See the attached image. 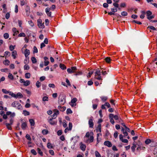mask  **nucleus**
<instances>
[{
	"label": "nucleus",
	"instance_id": "f257e3e1",
	"mask_svg": "<svg viewBox=\"0 0 157 157\" xmlns=\"http://www.w3.org/2000/svg\"><path fill=\"white\" fill-rule=\"evenodd\" d=\"M121 131L124 135V136L122 134H120L119 135L120 140L122 142L127 143L128 142V140L126 139H123V137H124V138H126V136H128V133L127 132L124 130V128L122 127H121Z\"/></svg>",
	"mask_w": 157,
	"mask_h": 157
},
{
	"label": "nucleus",
	"instance_id": "f03ea898",
	"mask_svg": "<svg viewBox=\"0 0 157 157\" xmlns=\"http://www.w3.org/2000/svg\"><path fill=\"white\" fill-rule=\"evenodd\" d=\"M85 136L87 138H89L88 139L85 140V142L86 143H90L93 141L94 137L93 133L92 132H86Z\"/></svg>",
	"mask_w": 157,
	"mask_h": 157
},
{
	"label": "nucleus",
	"instance_id": "7ed1b4c3",
	"mask_svg": "<svg viewBox=\"0 0 157 157\" xmlns=\"http://www.w3.org/2000/svg\"><path fill=\"white\" fill-rule=\"evenodd\" d=\"M58 103L60 105H63L66 102L65 96L63 94H61L59 96Z\"/></svg>",
	"mask_w": 157,
	"mask_h": 157
},
{
	"label": "nucleus",
	"instance_id": "20e7f679",
	"mask_svg": "<svg viewBox=\"0 0 157 157\" xmlns=\"http://www.w3.org/2000/svg\"><path fill=\"white\" fill-rule=\"evenodd\" d=\"M11 105L12 107L16 108L18 110H21L22 109V106L18 101H14L12 103Z\"/></svg>",
	"mask_w": 157,
	"mask_h": 157
},
{
	"label": "nucleus",
	"instance_id": "39448f33",
	"mask_svg": "<svg viewBox=\"0 0 157 157\" xmlns=\"http://www.w3.org/2000/svg\"><path fill=\"white\" fill-rule=\"evenodd\" d=\"M55 119L52 117V116H50L48 118V122L51 125H56L57 124V121L55 120Z\"/></svg>",
	"mask_w": 157,
	"mask_h": 157
},
{
	"label": "nucleus",
	"instance_id": "423d86ee",
	"mask_svg": "<svg viewBox=\"0 0 157 157\" xmlns=\"http://www.w3.org/2000/svg\"><path fill=\"white\" fill-rule=\"evenodd\" d=\"M101 71L98 69L95 72V78L98 80H101Z\"/></svg>",
	"mask_w": 157,
	"mask_h": 157
},
{
	"label": "nucleus",
	"instance_id": "0eeeda50",
	"mask_svg": "<svg viewBox=\"0 0 157 157\" xmlns=\"http://www.w3.org/2000/svg\"><path fill=\"white\" fill-rule=\"evenodd\" d=\"M10 95H11L12 97H13L16 98H21L23 97V95L20 93H18L17 94H15L13 93L9 94Z\"/></svg>",
	"mask_w": 157,
	"mask_h": 157
},
{
	"label": "nucleus",
	"instance_id": "6e6552de",
	"mask_svg": "<svg viewBox=\"0 0 157 157\" xmlns=\"http://www.w3.org/2000/svg\"><path fill=\"white\" fill-rule=\"evenodd\" d=\"M21 83H23V85L25 86H27L30 84V82L29 80L25 81L24 79L21 78L20 80Z\"/></svg>",
	"mask_w": 157,
	"mask_h": 157
},
{
	"label": "nucleus",
	"instance_id": "1a4fd4ad",
	"mask_svg": "<svg viewBox=\"0 0 157 157\" xmlns=\"http://www.w3.org/2000/svg\"><path fill=\"white\" fill-rule=\"evenodd\" d=\"M10 123H6V126L7 128L9 130H11L12 129V127L11 125L13 124V120L12 119H10Z\"/></svg>",
	"mask_w": 157,
	"mask_h": 157
},
{
	"label": "nucleus",
	"instance_id": "9d476101",
	"mask_svg": "<svg viewBox=\"0 0 157 157\" xmlns=\"http://www.w3.org/2000/svg\"><path fill=\"white\" fill-rule=\"evenodd\" d=\"M38 26L39 28H44V26L43 24L42 23V20L41 19H39L37 20Z\"/></svg>",
	"mask_w": 157,
	"mask_h": 157
},
{
	"label": "nucleus",
	"instance_id": "9b49d317",
	"mask_svg": "<svg viewBox=\"0 0 157 157\" xmlns=\"http://www.w3.org/2000/svg\"><path fill=\"white\" fill-rule=\"evenodd\" d=\"M6 115L8 116H10V120L12 119L13 120V118L15 116V113H12L11 112L8 111L6 112Z\"/></svg>",
	"mask_w": 157,
	"mask_h": 157
},
{
	"label": "nucleus",
	"instance_id": "f8f14e48",
	"mask_svg": "<svg viewBox=\"0 0 157 157\" xmlns=\"http://www.w3.org/2000/svg\"><path fill=\"white\" fill-rule=\"evenodd\" d=\"M93 117H91L90 119H89L88 121V124L90 128H93L94 127V124L93 122V120L92 119Z\"/></svg>",
	"mask_w": 157,
	"mask_h": 157
},
{
	"label": "nucleus",
	"instance_id": "ddd939ff",
	"mask_svg": "<svg viewBox=\"0 0 157 157\" xmlns=\"http://www.w3.org/2000/svg\"><path fill=\"white\" fill-rule=\"evenodd\" d=\"M50 8L48 7L47 8L45 9V12L47 15L49 17H51V12H50Z\"/></svg>",
	"mask_w": 157,
	"mask_h": 157
},
{
	"label": "nucleus",
	"instance_id": "4468645a",
	"mask_svg": "<svg viewBox=\"0 0 157 157\" xmlns=\"http://www.w3.org/2000/svg\"><path fill=\"white\" fill-rule=\"evenodd\" d=\"M44 65L45 66H47L49 63V61H48V58L47 57H44Z\"/></svg>",
	"mask_w": 157,
	"mask_h": 157
},
{
	"label": "nucleus",
	"instance_id": "2eb2a0df",
	"mask_svg": "<svg viewBox=\"0 0 157 157\" xmlns=\"http://www.w3.org/2000/svg\"><path fill=\"white\" fill-rule=\"evenodd\" d=\"M24 54L25 57L27 58L30 54L29 50L27 49H26L24 52Z\"/></svg>",
	"mask_w": 157,
	"mask_h": 157
},
{
	"label": "nucleus",
	"instance_id": "dca6fc26",
	"mask_svg": "<svg viewBox=\"0 0 157 157\" xmlns=\"http://www.w3.org/2000/svg\"><path fill=\"white\" fill-rule=\"evenodd\" d=\"M26 14L27 16H29L30 13V10L29 7L27 6L25 9Z\"/></svg>",
	"mask_w": 157,
	"mask_h": 157
},
{
	"label": "nucleus",
	"instance_id": "f3484780",
	"mask_svg": "<svg viewBox=\"0 0 157 157\" xmlns=\"http://www.w3.org/2000/svg\"><path fill=\"white\" fill-rule=\"evenodd\" d=\"M109 103V112L112 113L114 111V106H112V107H111Z\"/></svg>",
	"mask_w": 157,
	"mask_h": 157
},
{
	"label": "nucleus",
	"instance_id": "a211bd4d",
	"mask_svg": "<svg viewBox=\"0 0 157 157\" xmlns=\"http://www.w3.org/2000/svg\"><path fill=\"white\" fill-rule=\"evenodd\" d=\"M13 32V36H15L17 35L19 31L17 30L16 28H13L12 29Z\"/></svg>",
	"mask_w": 157,
	"mask_h": 157
},
{
	"label": "nucleus",
	"instance_id": "6ab92c4d",
	"mask_svg": "<svg viewBox=\"0 0 157 157\" xmlns=\"http://www.w3.org/2000/svg\"><path fill=\"white\" fill-rule=\"evenodd\" d=\"M17 55V52L16 51H13L12 52V56L14 59H15L16 57V56Z\"/></svg>",
	"mask_w": 157,
	"mask_h": 157
},
{
	"label": "nucleus",
	"instance_id": "aec40b11",
	"mask_svg": "<svg viewBox=\"0 0 157 157\" xmlns=\"http://www.w3.org/2000/svg\"><path fill=\"white\" fill-rule=\"evenodd\" d=\"M101 125L100 124H99L98 125L97 129L96 131L97 132H101Z\"/></svg>",
	"mask_w": 157,
	"mask_h": 157
},
{
	"label": "nucleus",
	"instance_id": "412c9836",
	"mask_svg": "<svg viewBox=\"0 0 157 157\" xmlns=\"http://www.w3.org/2000/svg\"><path fill=\"white\" fill-rule=\"evenodd\" d=\"M145 148V147H144V146H143L138 145V147L137 148V150H138L139 149L144 150Z\"/></svg>",
	"mask_w": 157,
	"mask_h": 157
},
{
	"label": "nucleus",
	"instance_id": "4be33fe9",
	"mask_svg": "<svg viewBox=\"0 0 157 157\" xmlns=\"http://www.w3.org/2000/svg\"><path fill=\"white\" fill-rule=\"evenodd\" d=\"M86 148V145L83 144L81 145L80 148L82 151H84L85 150Z\"/></svg>",
	"mask_w": 157,
	"mask_h": 157
},
{
	"label": "nucleus",
	"instance_id": "5701e85b",
	"mask_svg": "<svg viewBox=\"0 0 157 157\" xmlns=\"http://www.w3.org/2000/svg\"><path fill=\"white\" fill-rule=\"evenodd\" d=\"M109 101H110V103H111V105H112V106H113L114 107L115 106V100L112 99H111Z\"/></svg>",
	"mask_w": 157,
	"mask_h": 157
},
{
	"label": "nucleus",
	"instance_id": "b1692460",
	"mask_svg": "<svg viewBox=\"0 0 157 157\" xmlns=\"http://www.w3.org/2000/svg\"><path fill=\"white\" fill-rule=\"evenodd\" d=\"M29 122L31 126H34L35 124V122L34 120L30 119L29 120Z\"/></svg>",
	"mask_w": 157,
	"mask_h": 157
},
{
	"label": "nucleus",
	"instance_id": "393cba45",
	"mask_svg": "<svg viewBox=\"0 0 157 157\" xmlns=\"http://www.w3.org/2000/svg\"><path fill=\"white\" fill-rule=\"evenodd\" d=\"M2 92L4 94H7L8 93L11 94V92H9L8 91L6 90V89H2Z\"/></svg>",
	"mask_w": 157,
	"mask_h": 157
},
{
	"label": "nucleus",
	"instance_id": "a878e982",
	"mask_svg": "<svg viewBox=\"0 0 157 157\" xmlns=\"http://www.w3.org/2000/svg\"><path fill=\"white\" fill-rule=\"evenodd\" d=\"M27 123L26 122H23L21 124V128L22 129H25L27 126Z\"/></svg>",
	"mask_w": 157,
	"mask_h": 157
},
{
	"label": "nucleus",
	"instance_id": "bb28decb",
	"mask_svg": "<svg viewBox=\"0 0 157 157\" xmlns=\"http://www.w3.org/2000/svg\"><path fill=\"white\" fill-rule=\"evenodd\" d=\"M31 60L33 63H35L37 62L36 59V58L34 57H32L31 58Z\"/></svg>",
	"mask_w": 157,
	"mask_h": 157
},
{
	"label": "nucleus",
	"instance_id": "cd10ccee",
	"mask_svg": "<svg viewBox=\"0 0 157 157\" xmlns=\"http://www.w3.org/2000/svg\"><path fill=\"white\" fill-rule=\"evenodd\" d=\"M101 98L102 101L103 102L105 101L107 99V97L102 96L100 97Z\"/></svg>",
	"mask_w": 157,
	"mask_h": 157
},
{
	"label": "nucleus",
	"instance_id": "c85d7f7f",
	"mask_svg": "<svg viewBox=\"0 0 157 157\" xmlns=\"http://www.w3.org/2000/svg\"><path fill=\"white\" fill-rule=\"evenodd\" d=\"M59 67H60L63 70H65L66 69V67L63 64H60Z\"/></svg>",
	"mask_w": 157,
	"mask_h": 157
},
{
	"label": "nucleus",
	"instance_id": "c756f323",
	"mask_svg": "<svg viewBox=\"0 0 157 157\" xmlns=\"http://www.w3.org/2000/svg\"><path fill=\"white\" fill-rule=\"evenodd\" d=\"M23 113L25 116L29 115L30 114L29 113L28 111H27L26 110H24L23 111Z\"/></svg>",
	"mask_w": 157,
	"mask_h": 157
},
{
	"label": "nucleus",
	"instance_id": "7c9ffc66",
	"mask_svg": "<svg viewBox=\"0 0 157 157\" xmlns=\"http://www.w3.org/2000/svg\"><path fill=\"white\" fill-rule=\"evenodd\" d=\"M4 64L5 65H9L10 63V61L8 60H6L3 61V62Z\"/></svg>",
	"mask_w": 157,
	"mask_h": 157
},
{
	"label": "nucleus",
	"instance_id": "2f4dec72",
	"mask_svg": "<svg viewBox=\"0 0 157 157\" xmlns=\"http://www.w3.org/2000/svg\"><path fill=\"white\" fill-rule=\"evenodd\" d=\"M30 74L29 73H26L25 74V77L27 78H29L30 77Z\"/></svg>",
	"mask_w": 157,
	"mask_h": 157
},
{
	"label": "nucleus",
	"instance_id": "473e14b6",
	"mask_svg": "<svg viewBox=\"0 0 157 157\" xmlns=\"http://www.w3.org/2000/svg\"><path fill=\"white\" fill-rule=\"evenodd\" d=\"M8 77L11 80H13V76L10 73H9V75H8Z\"/></svg>",
	"mask_w": 157,
	"mask_h": 157
},
{
	"label": "nucleus",
	"instance_id": "72a5a7b5",
	"mask_svg": "<svg viewBox=\"0 0 157 157\" xmlns=\"http://www.w3.org/2000/svg\"><path fill=\"white\" fill-rule=\"evenodd\" d=\"M95 153L96 157H101L100 154L98 151H96Z\"/></svg>",
	"mask_w": 157,
	"mask_h": 157
},
{
	"label": "nucleus",
	"instance_id": "f704fd0d",
	"mask_svg": "<svg viewBox=\"0 0 157 157\" xmlns=\"http://www.w3.org/2000/svg\"><path fill=\"white\" fill-rule=\"evenodd\" d=\"M47 147L49 149H51L53 147L52 145L50 143H48L47 144Z\"/></svg>",
	"mask_w": 157,
	"mask_h": 157
},
{
	"label": "nucleus",
	"instance_id": "c9c22d12",
	"mask_svg": "<svg viewBox=\"0 0 157 157\" xmlns=\"http://www.w3.org/2000/svg\"><path fill=\"white\" fill-rule=\"evenodd\" d=\"M145 142L146 144H148L151 142V140L150 139H148L145 141Z\"/></svg>",
	"mask_w": 157,
	"mask_h": 157
},
{
	"label": "nucleus",
	"instance_id": "e433bc0d",
	"mask_svg": "<svg viewBox=\"0 0 157 157\" xmlns=\"http://www.w3.org/2000/svg\"><path fill=\"white\" fill-rule=\"evenodd\" d=\"M72 127V124L71 122H69V127L68 129L69 130L71 131V130Z\"/></svg>",
	"mask_w": 157,
	"mask_h": 157
},
{
	"label": "nucleus",
	"instance_id": "4c0bfd02",
	"mask_svg": "<svg viewBox=\"0 0 157 157\" xmlns=\"http://www.w3.org/2000/svg\"><path fill=\"white\" fill-rule=\"evenodd\" d=\"M3 36L5 39H7L9 37V34L7 33H5L4 34Z\"/></svg>",
	"mask_w": 157,
	"mask_h": 157
},
{
	"label": "nucleus",
	"instance_id": "58836bf2",
	"mask_svg": "<svg viewBox=\"0 0 157 157\" xmlns=\"http://www.w3.org/2000/svg\"><path fill=\"white\" fill-rule=\"evenodd\" d=\"M73 73L76 72L75 71L77 70V69L76 67H71Z\"/></svg>",
	"mask_w": 157,
	"mask_h": 157
},
{
	"label": "nucleus",
	"instance_id": "ea45409f",
	"mask_svg": "<svg viewBox=\"0 0 157 157\" xmlns=\"http://www.w3.org/2000/svg\"><path fill=\"white\" fill-rule=\"evenodd\" d=\"M37 151L38 153L41 156L43 155V152L40 149V148H37Z\"/></svg>",
	"mask_w": 157,
	"mask_h": 157
},
{
	"label": "nucleus",
	"instance_id": "a19ab883",
	"mask_svg": "<svg viewBox=\"0 0 157 157\" xmlns=\"http://www.w3.org/2000/svg\"><path fill=\"white\" fill-rule=\"evenodd\" d=\"M107 102H106L104 105H102L101 106V109H105V106H106L107 107H108V105Z\"/></svg>",
	"mask_w": 157,
	"mask_h": 157
},
{
	"label": "nucleus",
	"instance_id": "79ce46f5",
	"mask_svg": "<svg viewBox=\"0 0 157 157\" xmlns=\"http://www.w3.org/2000/svg\"><path fill=\"white\" fill-rule=\"evenodd\" d=\"M24 68L25 70H28L29 69V67L28 65L25 64L24 67Z\"/></svg>",
	"mask_w": 157,
	"mask_h": 157
},
{
	"label": "nucleus",
	"instance_id": "37998d69",
	"mask_svg": "<svg viewBox=\"0 0 157 157\" xmlns=\"http://www.w3.org/2000/svg\"><path fill=\"white\" fill-rule=\"evenodd\" d=\"M48 131L46 129H44L42 131V133L44 135H46L48 133Z\"/></svg>",
	"mask_w": 157,
	"mask_h": 157
},
{
	"label": "nucleus",
	"instance_id": "c03bdc74",
	"mask_svg": "<svg viewBox=\"0 0 157 157\" xmlns=\"http://www.w3.org/2000/svg\"><path fill=\"white\" fill-rule=\"evenodd\" d=\"M67 122L66 121L64 120L63 123V126L64 128H66L67 126Z\"/></svg>",
	"mask_w": 157,
	"mask_h": 157
},
{
	"label": "nucleus",
	"instance_id": "a18cd8bd",
	"mask_svg": "<svg viewBox=\"0 0 157 157\" xmlns=\"http://www.w3.org/2000/svg\"><path fill=\"white\" fill-rule=\"evenodd\" d=\"M77 100L76 98H74L71 100V103L73 104L75 103L77 101Z\"/></svg>",
	"mask_w": 157,
	"mask_h": 157
},
{
	"label": "nucleus",
	"instance_id": "49530a36",
	"mask_svg": "<svg viewBox=\"0 0 157 157\" xmlns=\"http://www.w3.org/2000/svg\"><path fill=\"white\" fill-rule=\"evenodd\" d=\"M31 153L34 155H36L37 154V153L36 151L34 149H32L31 151Z\"/></svg>",
	"mask_w": 157,
	"mask_h": 157
},
{
	"label": "nucleus",
	"instance_id": "de8ad7c7",
	"mask_svg": "<svg viewBox=\"0 0 157 157\" xmlns=\"http://www.w3.org/2000/svg\"><path fill=\"white\" fill-rule=\"evenodd\" d=\"M147 17L150 16L151 15L152 13V12L149 10H148L147 12Z\"/></svg>",
	"mask_w": 157,
	"mask_h": 157
},
{
	"label": "nucleus",
	"instance_id": "09e8293b",
	"mask_svg": "<svg viewBox=\"0 0 157 157\" xmlns=\"http://www.w3.org/2000/svg\"><path fill=\"white\" fill-rule=\"evenodd\" d=\"M72 111L70 109H67V114H71L72 113Z\"/></svg>",
	"mask_w": 157,
	"mask_h": 157
},
{
	"label": "nucleus",
	"instance_id": "8fccbe9b",
	"mask_svg": "<svg viewBox=\"0 0 157 157\" xmlns=\"http://www.w3.org/2000/svg\"><path fill=\"white\" fill-rule=\"evenodd\" d=\"M26 138L29 141H31V138L30 135L28 134H27L25 136Z\"/></svg>",
	"mask_w": 157,
	"mask_h": 157
},
{
	"label": "nucleus",
	"instance_id": "3c124183",
	"mask_svg": "<svg viewBox=\"0 0 157 157\" xmlns=\"http://www.w3.org/2000/svg\"><path fill=\"white\" fill-rule=\"evenodd\" d=\"M29 24L32 27H33L34 25V24L33 21L31 20L29 21H28Z\"/></svg>",
	"mask_w": 157,
	"mask_h": 157
},
{
	"label": "nucleus",
	"instance_id": "603ef678",
	"mask_svg": "<svg viewBox=\"0 0 157 157\" xmlns=\"http://www.w3.org/2000/svg\"><path fill=\"white\" fill-rule=\"evenodd\" d=\"M147 29H151L153 30H156V29L153 26H149L147 27Z\"/></svg>",
	"mask_w": 157,
	"mask_h": 157
},
{
	"label": "nucleus",
	"instance_id": "864d4df0",
	"mask_svg": "<svg viewBox=\"0 0 157 157\" xmlns=\"http://www.w3.org/2000/svg\"><path fill=\"white\" fill-rule=\"evenodd\" d=\"M36 85L37 88H39L40 86V83L39 81H37Z\"/></svg>",
	"mask_w": 157,
	"mask_h": 157
},
{
	"label": "nucleus",
	"instance_id": "5fc2aeb1",
	"mask_svg": "<svg viewBox=\"0 0 157 157\" xmlns=\"http://www.w3.org/2000/svg\"><path fill=\"white\" fill-rule=\"evenodd\" d=\"M8 70V69L7 68H4V69H1L0 70V71L2 72H7Z\"/></svg>",
	"mask_w": 157,
	"mask_h": 157
},
{
	"label": "nucleus",
	"instance_id": "6e6d98bb",
	"mask_svg": "<svg viewBox=\"0 0 157 157\" xmlns=\"http://www.w3.org/2000/svg\"><path fill=\"white\" fill-rule=\"evenodd\" d=\"M127 14V13L125 11H123L121 13V15L123 16H126Z\"/></svg>",
	"mask_w": 157,
	"mask_h": 157
},
{
	"label": "nucleus",
	"instance_id": "4d7b16f0",
	"mask_svg": "<svg viewBox=\"0 0 157 157\" xmlns=\"http://www.w3.org/2000/svg\"><path fill=\"white\" fill-rule=\"evenodd\" d=\"M15 46L10 45L9 47V48L11 51H13L14 49Z\"/></svg>",
	"mask_w": 157,
	"mask_h": 157
},
{
	"label": "nucleus",
	"instance_id": "13d9d810",
	"mask_svg": "<svg viewBox=\"0 0 157 157\" xmlns=\"http://www.w3.org/2000/svg\"><path fill=\"white\" fill-rule=\"evenodd\" d=\"M18 36H20V37H21V36L25 37V33H21L19 34Z\"/></svg>",
	"mask_w": 157,
	"mask_h": 157
},
{
	"label": "nucleus",
	"instance_id": "bf43d9fd",
	"mask_svg": "<svg viewBox=\"0 0 157 157\" xmlns=\"http://www.w3.org/2000/svg\"><path fill=\"white\" fill-rule=\"evenodd\" d=\"M10 17V13H7L6 14V16H5L6 18V19H8Z\"/></svg>",
	"mask_w": 157,
	"mask_h": 157
},
{
	"label": "nucleus",
	"instance_id": "052dcab7",
	"mask_svg": "<svg viewBox=\"0 0 157 157\" xmlns=\"http://www.w3.org/2000/svg\"><path fill=\"white\" fill-rule=\"evenodd\" d=\"M18 12V6L16 5L15 6V12L16 13H17Z\"/></svg>",
	"mask_w": 157,
	"mask_h": 157
},
{
	"label": "nucleus",
	"instance_id": "680f3d73",
	"mask_svg": "<svg viewBox=\"0 0 157 157\" xmlns=\"http://www.w3.org/2000/svg\"><path fill=\"white\" fill-rule=\"evenodd\" d=\"M118 132L117 131H116L115 132L114 134V137L116 138L118 136Z\"/></svg>",
	"mask_w": 157,
	"mask_h": 157
},
{
	"label": "nucleus",
	"instance_id": "e2e57ef3",
	"mask_svg": "<svg viewBox=\"0 0 157 157\" xmlns=\"http://www.w3.org/2000/svg\"><path fill=\"white\" fill-rule=\"evenodd\" d=\"M48 86L50 87H52V88H54L55 87V85L53 84H49Z\"/></svg>",
	"mask_w": 157,
	"mask_h": 157
},
{
	"label": "nucleus",
	"instance_id": "0e129e2a",
	"mask_svg": "<svg viewBox=\"0 0 157 157\" xmlns=\"http://www.w3.org/2000/svg\"><path fill=\"white\" fill-rule=\"evenodd\" d=\"M33 52L37 53L38 52V50L36 47L34 46L33 48Z\"/></svg>",
	"mask_w": 157,
	"mask_h": 157
},
{
	"label": "nucleus",
	"instance_id": "69168bd1",
	"mask_svg": "<svg viewBox=\"0 0 157 157\" xmlns=\"http://www.w3.org/2000/svg\"><path fill=\"white\" fill-rule=\"evenodd\" d=\"M48 98L47 96L44 97L43 98V101H48Z\"/></svg>",
	"mask_w": 157,
	"mask_h": 157
},
{
	"label": "nucleus",
	"instance_id": "338daca9",
	"mask_svg": "<svg viewBox=\"0 0 157 157\" xmlns=\"http://www.w3.org/2000/svg\"><path fill=\"white\" fill-rule=\"evenodd\" d=\"M124 130L126 131L127 132H130V130L129 128H128L127 126H125V128Z\"/></svg>",
	"mask_w": 157,
	"mask_h": 157
},
{
	"label": "nucleus",
	"instance_id": "774afa93",
	"mask_svg": "<svg viewBox=\"0 0 157 157\" xmlns=\"http://www.w3.org/2000/svg\"><path fill=\"white\" fill-rule=\"evenodd\" d=\"M112 149L113 151H117L118 150V149L117 148L116 146H115V145H113L112 147Z\"/></svg>",
	"mask_w": 157,
	"mask_h": 157
}]
</instances>
